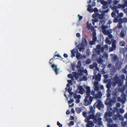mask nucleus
Masks as SVG:
<instances>
[{
  "label": "nucleus",
  "instance_id": "nucleus-12",
  "mask_svg": "<svg viewBox=\"0 0 127 127\" xmlns=\"http://www.w3.org/2000/svg\"><path fill=\"white\" fill-rule=\"evenodd\" d=\"M73 96L74 98L76 100V102L77 103H79L80 101L79 99L81 97L80 95H77L76 94L74 93L73 94Z\"/></svg>",
  "mask_w": 127,
  "mask_h": 127
},
{
  "label": "nucleus",
  "instance_id": "nucleus-37",
  "mask_svg": "<svg viewBox=\"0 0 127 127\" xmlns=\"http://www.w3.org/2000/svg\"><path fill=\"white\" fill-rule=\"evenodd\" d=\"M83 115L84 117H86L87 116L86 113L85 112H83Z\"/></svg>",
  "mask_w": 127,
  "mask_h": 127
},
{
  "label": "nucleus",
  "instance_id": "nucleus-2",
  "mask_svg": "<svg viewBox=\"0 0 127 127\" xmlns=\"http://www.w3.org/2000/svg\"><path fill=\"white\" fill-rule=\"evenodd\" d=\"M90 112L89 113V117L86 118L85 119V121L88 123L87 124V127H92L94 126V124L93 123L89 121L90 119H93L94 120V122L95 123H96L97 122V120L98 121L100 122V121L101 120L100 118H99L101 115V114L99 112L97 113L96 115L95 116L94 115V113L95 112V108L90 106Z\"/></svg>",
  "mask_w": 127,
  "mask_h": 127
},
{
  "label": "nucleus",
  "instance_id": "nucleus-40",
  "mask_svg": "<svg viewBox=\"0 0 127 127\" xmlns=\"http://www.w3.org/2000/svg\"><path fill=\"white\" fill-rule=\"evenodd\" d=\"M96 38L95 36H93V38L92 40L94 42H95L96 41Z\"/></svg>",
  "mask_w": 127,
  "mask_h": 127
},
{
  "label": "nucleus",
  "instance_id": "nucleus-45",
  "mask_svg": "<svg viewBox=\"0 0 127 127\" xmlns=\"http://www.w3.org/2000/svg\"><path fill=\"white\" fill-rule=\"evenodd\" d=\"M120 112L121 113H123L124 112V110L122 109H120Z\"/></svg>",
  "mask_w": 127,
  "mask_h": 127
},
{
  "label": "nucleus",
  "instance_id": "nucleus-18",
  "mask_svg": "<svg viewBox=\"0 0 127 127\" xmlns=\"http://www.w3.org/2000/svg\"><path fill=\"white\" fill-rule=\"evenodd\" d=\"M76 57L78 59H80L82 58H86V56H82L80 55L79 53H77L76 54Z\"/></svg>",
  "mask_w": 127,
  "mask_h": 127
},
{
  "label": "nucleus",
  "instance_id": "nucleus-46",
  "mask_svg": "<svg viewBox=\"0 0 127 127\" xmlns=\"http://www.w3.org/2000/svg\"><path fill=\"white\" fill-rule=\"evenodd\" d=\"M76 36L77 37H79L80 36V34L79 33H77L76 34Z\"/></svg>",
  "mask_w": 127,
  "mask_h": 127
},
{
  "label": "nucleus",
  "instance_id": "nucleus-29",
  "mask_svg": "<svg viewBox=\"0 0 127 127\" xmlns=\"http://www.w3.org/2000/svg\"><path fill=\"white\" fill-rule=\"evenodd\" d=\"M81 64V62L80 61H79L77 65V68H79L80 67V66Z\"/></svg>",
  "mask_w": 127,
  "mask_h": 127
},
{
  "label": "nucleus",
  "instance_id": "nucleus-1",
  "mask_svg": "<svg viewBox=\"0 0 127 127\" xmlns=\"http://www.w3.org/2000/svg\"><path fill=\"white\" fill-rule=\"evenodd\" d=\"M79 75L78 76H75V73L74 72L72 73L71 74H68V78L71 79L72 80H68L67 82L68 84H67L66 85V87L65 89L67 90L69 94L70 95H72V93L71 92L72 89V80H74L75 79L79 81L78 79H80V81L84 80L86 81L87 80V78L85 76L88 75L87 71L86 70H85L84 71H82L80 70V72L78 73Z\"/></svg>",
  "mask_w": 127,
  "mask_h": 127
},
{
  "label": "nucleus",
  "instance_id": "nucleus-11",
  "mask_svg": "<svg viewBox=\"0 0 127 127\" xmlns=\"http://www.w3.org/2000/svg\"><path fill=\"white\" fill-rule=\"evenodd\" d=\"M102 58H100L98 60H97V62L99 63H101L103 60V59L104 60L105 59L107 60V57H108V55L106 53H104L102 54Z\"/></svg>",
  "mask_w": 127,
  "mask_h": 127
},
{
  "label": "nucleus",
  "instance_id": "nucleus-17",
  "mask_svg": "<svg viewBox=\"0 0 127 127\" xmlns=\"http://www.w3.org/2000/svg\"><path fill=\"white\" fill-rule=\"evenodd\" d=\"M91 20L90 21L89 20L87 22V27L88 29L90 30L91 29L92 30L93 29L92 28V26L91 24Z\"/></svg>",
  "mask_w": 127,
  "mask_h": 127
},
{
  "label": "nucleus",
  "instance_id": "nucleus-4",
  "mask_svg": "<svg viewBox=\"0 0 127 127\" xmlns=\"http://www.w3.org/2000/svg\"><path fill=\"white\" fill-rule=\"evenodd\" d=\"M100 73H98L96 76L95 78V81L94 82V85L95 87L94 89L95 91H97L98 90V87H99L101 89H103V87L102 85H98V82L96 81L97 80L99 81L100 80Z\"/></svg>",
  "mask_w": 127,
  "mask_h": 127
},
{
  "label": "nucleus",
  "instance_id": "nucleus-23",
  "mask_svg": "<svg viewBox=\"0 0 127 127\" xmlns=\"http://www.w3.org/2000/svg\"><path fill=\"white\" fill-rule=\"evenodd\" d=\"M110 56L111 57V58L114 61H116L117 58V56L115 55L114 54H111Z\"/></svg>",
  "mask_w": 127,
  "mask_h": 127
},
{
  "label": "nucleus",
  "instance_id": "nucleus-24",
  "mask_svg": "<svg viewBox=\"0 0 127 127\" xmlns=\"http://www.w3.org/2000/svg\"><path fill=\"white\" fill-rule=\"evenodd\" d=\"M110 56L111 57V58L114 61H116L117 58V56L115 55L114 54H111Z\"/></svg>",
  "mask_w": 127,
  "mask_h": 127
},
{
  "label": "nucleus",
  "instance_id": "nucleus-10",
  "mask_svg": "<svg viewBox=\"0 0 127 127\" xmlns=\"http://www.w3.org/2000/svg\"><path fill=\"white\" fill-rule=\"evenodd\" d=\"M108 111L105 114L104 117L107 119V116L111 117L112 115L111 113L112 111H111V109L110 106L108 107Z\"/></svg>",
  "mask_w": 127,
  "mask_h": 127
},
{
  "label": "nucleus",
  "instance_id": "nucleus-32",
  "mask_svg": "<svg viewBox=\"0 0 127 127\" xmlns=\"http://www.w3.org/2000/svg\"><path fill=\"white\" fill-rule=\"evenodd\" d=\"M116 13H117V12L116 11L113 12L111 13L112 16L116 15L117 14H116Z\"/></svg>",
  "mask_w": 127,
  "mask_h": 127
},
{
  "label": "nucleus",
  "instance_id": "nucleus-35",
  "mask_svg": "<svg viewBox=\"0 0 127 127\" xmlns=\"http://www.w3.org/2000/svg\"><path fill=\"white\" fill-rule=\"evenodd\" d=\"M57 124L58 126L59 127H62V125L58 121L57 122Z\"/></svg>",
  "mask_w": 127,
  "mask_h": 127
},
{
  "label": "nucleus",
  "instance_id": "nucleus-14",
  "mask_svg": "<svg viewBox=\"0 0 127 127\" xmlns=\"http://www.w3.org/2000/svg\"><path fill=\"white\" fill-rule=\"evenodd\" d=\"M51 66L53 70V69H54L55 71L56 74H58V72H59L60 68H57V65L53 64Z\"/></svg>",
  "mask_w": 127,
  "mask_h": 127
},
{
  "label": "nucleus",
  "instance_id": "nucleus-49",
  "mask_svg": "<svg viewBox=\"0 0 127 127\" xmlns=\"http://www.w3.org/2000/svg\"><path fill=\"white\" fill-rule=\"evenodd\" d=\"M71 112L72 113H74L75 112L74 110L73 109H71Z\"/></svg>",
  "mask_w": 127,
  "mask_h": 127
},
{
  "label": "nucleus",
  "instance_id": "nucleus-26",
  "mask_svg": "<svg viewBox=\"0 0 127 127\" xmlns=\"http://www.w3.org/2000/svg\"><path fill=\"white\" fill-rule=\"evenodd\" d=\"M96 66L97 64L96 63H95L93 65H90L89 66V67L91 68H93L94 67H96Z\"/></svg>",
  "mask_w": 127,
  "mask_h": 127
},
{
  "label": "nucleus",
  "instance_id": "nucleus-47",
  "mask_svg": "<svg viewBox=\"0 0 127 127\" xmlns=\"http://www.w3.org/2000/svg\"><path fill=\"white\" fill-rule=\"evenodd\" d=\"M70 112L69 111H68L67 110L66 112V113L67 115H69V114Z\"/></svg>",
  "mask_w": 127,
  "mask_h": 127
},
{
  "label": "nucleus",
  "instance_id": "nucleus-16",
  "mask_svg": "<svg viewBox=\"0 0 127 127\" xmlns=\"http://www.w3.org/2000/svg\"><path fill=\"white\" fill-rule=\"evenodd\" d=\"M78 51L77 49L75 48L71 50V56L72 57H74L76 53L78 52Z\"/></svg>",
  "mask_w": 127,
  "mask_h": 127
},
{
  "label": "nucleus",
  "instance_id": "nucleus-39",
  "mask_svg": "<svg viewBox=\"0 0 127 127\" xmlns=\"http://www.w3.org/2000/svg\"><path fill=\"white\" fill-rule=\"evenodd\" d=\"M91 62V61L90 60L88 59L86 61V63L87 64H89Z\"/></svg>",
  "mask_w": 127,
  "mask_h": 127
},
{
  "label": "nucleus",
  "instance_id": "nucleus-59",
  "mask_svg": "<svg viewBox=\"0 0 127 127\" xmlns=\"http://www.w3.org/2000/svg\"><path fill=\"white\" fill-rule=\"evenodd\" d=\"M121 16H122V15H123V13H121Z\"/></svg>",
  "mask_w": 127,
  "mask_h": 127
},
{
  "label": "nucleus",
  "instance_id": "nucleus-56",
  "mask_svg": "<svg viewBox=\"0 0 127 127\" xmlns=\"http://www.w3.org/2000/svg\"><path fill=\"white\" fill-rule=\"evenodd\" d=\"M73 104L71 105V106H70V105H69V107H70L71 106H73Z\"/></svg>",
  "mask_w": 127,
  "mask_h": 127
},
{
  "label": "nucleus",
  "instance_id": "nucleus-21",
  "mask_svg": "<svg viewBox=\"0 0 127 127\" xmlns=\"http://www.w3.org/2000/svg\"><path fill=\"white\" fill-rule=\"evenodd\" d=\"M86 89L87 95H89L90 92V88L88 86H86Z\"/></svg>",
  "mask_w": 127,
  "mask_h": 127
},
{
  "label": "nucleus",
  "instance_id": "nucleus-36",
  "mask_svg": "<svg viewBox=\"0 0 127 127\" xmlns=\"http://www.w3.org/2000/svg\"><path fill=\"white\" fill-rule=\"evenodd\" d=\"M70 100H68V103L69 104H70L73 102V100L72 99H70Z\"/></svg>",
  "mask_w": 127,
  "mask_h": 127
},
{
  "label": "nucleus",
  "instance_id": "nucleus-22",
  "mask_svg": "<svg viewBox=\"0 0 127 127\" xmlns=\"http://www.w3.org/2000/svg\"><path fill=\"white\" fill-rule=\"evenodd\" d=\"M126 30L124 29V30H123L121 32L120 35L121 37H123L125 34L126 33Z\"/></svg>",
  "mask_w": 127,
  "mask_h": 127
},
{
  "label": "nucleus",
  "instance_id": "nucleus-48",
  "mask_svg": "<svg viewBox=\"0 0 127 127\" xmlns=\"http://www.w3.org/2000/svg\"><path fill=\"white\" fill-rule=\"evenodd\" d=\"M104 76L105 78H107L108 76V75H104Z\"/></svg>",
  "mask_w": 127,
  "mask_h": 127
},
{
  "label": "nucleus",
  "instance_id": "nucleus-63",
  "mask_svg": "<svg viewBox=\"0 0 127 127\" xmlns=\"http://www.w3.org/2000/svg\"><path fill=\"white\" fill-rule=\"evenodd\" d=\"M108 102V100H107V102H106V103H107V102Z\"/></svg>",
  "mask_w": 127,
  "mask_h": 127
},
{
  "label": "nucleus",
  "instance_id": "nucleus-31",
  "mask_svg": "<svg viewBox=\"0 0 127 127\" xmlns=\"http://www.w3.org/2000/svg\"><path fill=\"white\" fill-rule=\"evenodd\" d=\"M120 44L121 46H124L125 44V43L124 41H122L120 43Z\"/></svg>",
  "mask_w": 127,
  "mask_h": 127
},
{
  "label": "nucleus",
  "instance_id": "nucleus-6",
  "mask_svg": "<svg viewBox=\"0 0 127 127\" xmlns=\"http://www.w3.org/2000/svg\"><path fill=\"white\" fill-rule=\"evenodd\" d=\"M92 97L89 95H87L84 100V105L87 106L91 104L92 101Z\"/></svg>",
  "mask_w": 127,
  "mask_h": 127
},
{
  "label": "nucleus",
  "instance_id": "nucleus-5",
  "mask_svg": "<svg viewBox=\"0 0 127 127\" xmlns=\"http://www.w3.org/2000/svg\"><path fill=\"white\" fill-rule=\"evenodd\" d=\"M108 49V47L107 45H104L103 47H101L99 45H97L96 46V53L98 54H99V52L100 50L101 52L103 53V50L105 51L107 50Z\"/></svg>",
  "mask_w": 127,
  "mask_h": 127
},
{
  "label": "nucleus",
  "instance_id": "nucleus-38",
  "mask_svg": "<svg viewBox=\"0 0 127 127\" xmlns=\"http://www.w3.org/2000/svg\"><path fill=\"white\" fill-rule=\"evenodd\" d=\"M77 18L78 19H79V20L80 21H81L82 19V16H77Z\"/></svg>",
  "mask_w": 127,
  "mask_h": 127
},
{
  "label": "nucleus",
  "instance_id": "nucleus-15",
  "mask_svg": "<svg viewBox=\"0 0 127 127\" xmlns=\"http://www.w3.org/2000/svg\"><path fill=\"white\" fill-rule=\"evenodd\" d=\"M116 42V41H114V42L112 43V47H110L109 49V50L110 51H112L116 49V46L115 43Z\"/></svg>",
  "mask_w": 127,
  "mask_h": 127
},
{
  "label": "nucleus",
  "instance_id": "nucleus-54",
  "mask_svg": "<svg viewBox=\"0 0 127 127\" xmlns=\"http://www.w3.org/2000/svg\"><path fill=\"white\" fill-rule=\"evenodd\" d=\"M107 87L108 88H109V84H108L107 85Z\"/></svg>",
  "mask_w": 127,
  "mask_h": 127
},
{
  "label": "nucleus",
  "instance_id": "nucleus-41",
  "mask_svg": "<svg viewBox=\"0 0 127 127\" xmlns=\"http://www.w3.org/2000/svg\"><path fill=\"white\" fill-rule=\"evenodd\" d=\"M53 61L54 60L53 59H51L50 61V63L51 64H52L53 63Z\"/></svg>",
  "mask_w": 127,
  "mask_h": 127
},
{
  "label": "nucleus",
  "instance_id": "nucleus-9",
  "mask_svg": "<svg viewBox=\"0 0 127 127\" xmlns=\"http://www.w3.org/2000/svg\"><path fill=\"white\" fill-rule=\"evenodd\" d=\"M87 42L85 38H83L82 40V47L79 48V51H84V48H83V46L84 47H86L87 46Z\"/></svg>",
  "mask_w": 127,
  "mask_h": 127
},
{
  "label": "nucleus",
  "instance_id": "nucleus-51",
  "mask_svg": "<svg viewBox=\"0 0 127 127\" xmlns=\"http://www.w3.org/2000/svg\"><path fill=\"white\" fill-rule=\"evenodd\" d=\"M116 106H117L118 107H119L120 106V104L119 103H117L116 104Z\"/></svg>",
  "mask_w": 127,
  "mask_h": 127
},
{
  "label": "nucleus",
  "instance_id": "nucleus-44",
  "mask_svg": "<svg viewBox=\"0 0 127 127\" xmlns=\"http://www.w3.org/2000/svg\"><path fill=\"white\" fill-rule=\"evenodd\" d=\"M90 93L91 94L93 95H94V92L93 91H91L90 92Z\"/></svg>",
  "mask_w": 127,
  "mask_h": 127
},
{
  "label": "nucleus",
  "instance_id": "nucleus-57",
  "mask_svg": "<svg viewBox=\"0 0 127 127\" xmlns=\"http://www.w3.org/2000/svg\"><path fill=\"white\" fill-rule=\"evenodd\" d=\"M93 6H95V3L94 2L93 3Z\"/></svg>",
  "mask_w": 127,
  "mask_h": 127
},
{
  "label": "nucleus",
  "instance_id": "nucleus-34",
  "mask_svg": "<svg viewBox=\"0 0 127 127\" xmlns=\"http://www.w3.org/2000/svg\"><path fill=\"white\" fill-rule=\"evenodd\" d=\"M93 31V36H95L96 34L95 31H94V29H93L92 30Z\"/></svg>",
  "mask_w": 127,
  "mask_h": 127
},
{
  "label": "nucleus",
  "instance_id": "nucleus-28",
  "mask_svg": "<svg viewBox=\"0 0 127 127\" xmlns=\"http://www.w3.org/2000/svg\"><path fill=\"white\" fill-rule=\"evenodd\" d=\"M118 27L119 28H121L122 27V25L121 24H119L117 27H115L114 29V31H116Z\"/></svg>",
  "mask_w": 127,
  "mask_h": 127
},
{
  "label": "nucleus",
  "instance_id": "nucleus-7",
  "mask_svg": "<svg viewBox=\"0 0 127 127\" xmlns=\"http://www.w3.org/2000/svg\"><path fill=\"white\" fill-rule=\"evenodd\" d=\"M87 9L88 11L90 12H92L93 11H94L95 14H94L93 16H100V14L99 15V14L97 13V8H95L93 9L92 5H88Z\"/></svg>",
  "mask_w": 127,
  "mask_h": 127
},
{
  "label": "nucleus",
  "instance_id": "nucleus-52",
  "mask_svg": "<svg viewBox=\"0 0 127 127\" xmlns=\"http://www.w3.org/2000/svg\"><path fill=\"white\" fill-rule=\"evenodd\" d=\"M64 96H65V97H66V98L67 100H68L67 98V97H66V94H65V93H64Z\"/></svg>",
  "mask_w": 127,
  "mask_h": 127
},
{
  "label": "nucleus",
  "instance_id": "nucleus-20",
  "mask_svg": "<svg viewBox=\"0 0 127 127\" xmlns=\"http://www.w3.org/2000/svg\"><path fill=\"white\" fill-rule=\"evenodd\" d=\"M120 16H118L117 18L114 19V22L115 23L118 21L122 22V19L120 17Z\"/></svg>",
  "mask_w": 127,
  "mask_h": 127
},
{
  "label": "nucleus",
  "instance_id": "nucleus-43",
  "mask_svg": "<svg viewBox=\"0 0 127 127\" xmlns=\"http://www.w3.org/2000/svg\"><path fill=\"white\" fill-rule=\"evenodd\" d=\"M64 56L65 58H67L68 57V55L67 54L65 53H64Z\"/></svg>",
  "mask_w": 127,
  "mask_h": 127
},
{
  "label": "nucleus",
  "instance_id": "nucleus-8",
  "mask_svg": "<svg viewBox=\"0 0 127 127\" xmlns=\"http://www.w3.org/2000/svg\"><path fill=\"white\" fill-rule=\"evenodd\" d=\"M94 107V108L95 107H97L100 110L101 108H103L104 105L100 101H98L95 103Z\"/></svg>",
  "mask_w": 127,
  "mask_h": 127
},
{
  "label": "nucleus",
  "instance_id": "nucleus-3",
  "mask_svg": "<svg viewBox=\"0 0 127 127\" xmlns=\"http://www.w3.org/2000/svg\"><path fill=\"white\" fill-rule=\"evenodd\" d=\"M92 20L93 25L94 22H97L99 20H100L99 25L102 28V32L103 33L107 35L110 33L108 31H106V27L103 25L104 20V18L103 16H92Z\"/></svg>",
  "mask_w": 127,
  "mask_h": 127
},
{
  "label": "nucleus",
  "instance_id": "nucleus-60",
  "mask_svg": "<svg viewBox=\"0 0 127 127\" xmlns=\"http://www.w3.org/2000/svg\"><path fill=\"white\" fill-rule=\"evenodd\" d=\"M47 127H50V126L49 125H48L47 126Z\"/></svg>",
  "mask_w": 127,
  "mask_h": 127
},
{
  "label": "nucleus",
  "instance_id": "nucleus-64",
  "mask_svg": "<svg viewBox=\"0 0 127 127\" xmlns=\"http://www.w3.org/2000/svg\"><path fill=\"white\" fill-rule=\"evenodd\" d=\"M126 115H125V116H124V117H125V118H126Z\"/></svg>",
  "mask_w": 127,
  "mask_h": 127
},
{
  "label": "nucleus",
  "instance_id": "nucleus-30",
  "mask_svg": "<svg viewBox=\"0 0 127 127\" xmlns=\"http://www.w3.org/2000/svg\"><path fill=\"white\" fill-rule=\"evenodd\" d=\"M108 10L106 9L105 10H104L103 11H102L101 13V14H102V15H104V12L105 13H107L108 12Z\"/></svg>",
  "mask_w": 127,
  "mask_h": 127
},
{
  "label": "nucleus",
  "instance_id": "nucleus-42",
  "mask_svg": "<svg viewBox=\"0 0 127 127\" xmlns=\"http://www.w3.org/2000/svg\"><path fill=\"white\" fill-rule=\"evenodd\" d=\"M94 43L95 42H94L93 40H92V41H90V44L92 45L94 44Z\"/></svg>",
  "mask_w": 127,
  "mask_h": 127
},
{
  "label": "nucleus",
  "instance_id": "nucleus-61",
  "mask_svg": "<svg viewBox=\"0 0 127 127\" xmlns=\"http://www.w3.org/2000/svg\"><path fill=\"white\" fill-rule=\"evenodd\" d=\"M94 77H95L94 76L93 77V78H92L93 79H94Z\"/></svg>",
  "mask_w": 127,
  "mask_h": 127
},
{
  "label": "nucleus",
  "instance_id": "nucleus-58",
  "mask_svg": "<svg viewBox=\"0 0 127 127\" xmlns=\"http://www.w3.org/2000/svg\"><path fill=\"white\" fill-rule=\"evenodd\" d=\"M111 64H109L108 65V66L109 67H110L111 66Z\"/></svg>",
  "mask_w": 127,
  "mask_h": 127
},
{
  "label": "nucleus",
  "instance_id": "nucleus-25",
  "mask_svg": "<svg viewBox=\"0 0 127 127\" xmlns=\"http://www.w3.org/2000/svg\"><path fill=\"white\" fill-rule=\"evenodd\" d=\"M102 95L101 93L100 92H98L97 95H95V98H100L101 96Z\"/></svg>",
  "mask_w": 127,
  "mask_h": 127
},
{
  "label": "nucleus",
  "instance_id": "nucleus-55",
  "mask_svg": "<svg viewBox=\"0 0 127 127\" xmlns=\"http://www.w3.org/2000/svg\"><path fill=\"white\" fill-rule=\"evenodd\" d=\"M108 23L109 24H111V21H109V22H108Z\"/></svg>",
  "mask_w": 127,
  "mask_h": 127
},
{
  "label": "nucleus",
  "instance_id": "nucleus-62",
  "mask_svg": "<svg viewBox=\"0 0 127 127\" xmlns=\"http://www.w3.org/2000/svg\"><path fill=\"white\" fill-rule=\"evenodd\" d=\"M91 0H90V2H88V3H89L90 2H91Z\"/></svg>",
  "mask_w": 127,
  "mask_h": 127
},
{
  "label": "nucleus",
  "instance_id": "nucleus-19",
  "mask_svg": "<svg viewBox=\"0 0 127 127\" xmlns=\"http://www.w3.org/2000/svg\"><path fill=\"white\" fill-rule=\"evenodd\" d=\"M112 37V36L111 35H109L108 36V37H107L105 40V42L106 43L110 44L111 43L109 39H110Z\"/></svg>",
  "mask_w": 127,
  "mask_h": 127
},
{
  "label": "nucleus",
  "instance_id": "nucleus-13",
  "mask_svg": "<svg viewBox=\"0 0 127 127\" xmlns=\"http://www.w3.org/2000/svg\"><path fill=\"white\" fill-rule=\"evenodd\" d=\"M77 92L81 94H83V92H85V90L83 88V87L78 85V86Z\"/></svg>",
  "mask_w": 127,
  "mask_h": 127
},
{
  "label": "nucleus",
  "instance_id": "nucleus-50",
  "mask_svg": "<svg viewBox=\"0 0 127 127\" xmlns=\"http://www.w3.org/2000/svg\"><path fill=\"white\" fill-rule=\"evenodd\" d=\"M70 119L71 120H73L74 119V117L73 116H71L70 117Z\"/></svg>",
  "mask_w": 127,
  "mask_h": 127
},
{
  "label": "nucleus",
  "instance_id": "nucleus-27",
  "mask_svg": "<svg viewBox=\"0 0 127 127\" xmlns=\"http://www.w3.org/2000/svg\"><path fill=\"white\" fill-rule=\"evenodd\" d=\"M76 111L77 113H79L81 111L80 108L77 107L76 109Z\"/></svg>",
  "mask_w": 127,
  "mask_h": 127
},
{
  "label": "nucleus",
  "instance_id": "nucleus-53",
  "mask_svg": "<svg viewBox=\"0 0 127 127\" xmlns=\"http://www.w3.org/2000/svg\"><path fill=\"white\" fill-rule=\"evenodd\" d=\"M110 94L109 93H108L107 94V97H109L110 96Z\"/></svg>",
  "mask_w": 127,
  "mask_h": 127
},
{
  "label": "nucleus",
  "instance_id": "nucleus-33",
  "mask_svg": "<svg viewBox=\"0 0 127 127\" xmlns=\"http://www.w3.org/2000/svg\"><path fill=\"white\" fill-rule=\"evenodd\" d=\"M74 122L73 121H71L70 122L68 125L69 126H71L73 125L74 124Z\"/></svg>",
  "mask_w": 127,
  "mask_h": 127
}]
</instances>
